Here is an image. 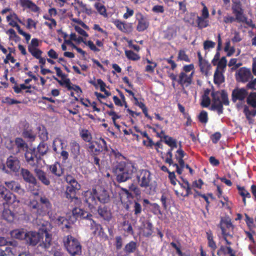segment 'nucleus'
Segmentation results:
<instances>
[{
  "instance_id": "28",
  "label": "nucleus",
  "mask_w": 256,
  "mask_h": 256,
  "mask_svg": "<svg viewBox=\"0 0 256 256\" xmlns=\"http://www.w3.org/2000/svg\"><path fill=\"white\" fill-rule=\"evenodd\" d=\"M70 154L74 160L77 159L80 156V145L75 140H72L70 142Z\"/></svg>"
},
{
  "instance_id": "62",
  "label": "nucleus",
  "mask_w": 256,
  "mask_h": 256,
  "mask_svg": "<svg viewBox=\"0 0 256 256\" xmlns=\"http://www.w3.org/2000/svg\"><path fill=\"white\" fill-rule=\"evenodd\" d=\"M176 36V30L173 28H168L166 32V37L171 40Z\"/></svg>"
},
{
  "instance_id": "52",
  "label": "nucleus",
  "mask_w": 256,
  "mask_h": 256,
  "mask_svg": "<svg viewBox=\"0 0 256 256\" xmlns=\"http://www.w3.org/2000/svg\"><path fill=\"white\" fill-rule=\"evenodd\" d=\"M53 78L56 80L60 85L64 86L65 84L66 87L68 88V90H72L73 88V86H72V83L69 78H66L63 80V81L59 80L57 78L54 76H53Z\"/></svg>"
},
{
  "instance_id": "36",
  "label": "nucleus",
  "mask_w": 256,
  "mask_h": 256,
  "mask_svg": "<svg viewBox=\"0 0 256 256\" xmlns=\"http://www.w3.org/2000/svg\"><path fill=\"white\" fill-rule=\"evenodd\" d=\"M45 240L42 241L38 246V248H41L44 251H46L50 248L51 245L52 238L48 232H45Z\"/></svg>"
},
{
  "instance_id": "14",
  "label": "nucleus",
  "mask_w": 256,
  "mask_h": 256,
  "mask_svg": "<svg viewBox=\"0 0 256 256\" xmlns=\"http://www.w3.org/2000/svg\"><path fill=\"white\" fill-rule=\"evenodd\" d=\"M6 166L10 170H6L5 166H4L3 170L6 173L8 174L10 172L16 173L19 172L20 168V161L17 157L10 156L6 160Z\"/></svg>"
},
{
  "instance_id": "33",
  "label": "nucleus",
  "mask_w": 256,
  "mask_h": 256,
  "mask_svg": "<svg viewBox=\"0 0 256 256\" xmlns=\"http://www.w3.org/2000/svg\"><path fill=\"white\" fill-rule=\"evenodd\" d=\"M216 254L218 256H226V254H230L229 256H236L235 252L230 246H224L223 245L220 246L217 251Z\"/></svg>"
},
{
  "instance_id": "58",
  "label": "nucleus",
  "mask_w": 256,
  "mask_h": 256,
  "mask_svg": "<svg viewBox=\"0 0 256 256\" xmlns=\"http://www.w3.org/2000/svg\"><path fill=\"white\" fill-rule=\"evenodd\" d=\"M184 60L186 62H190V60L188 56L186 54L184 50H179L178 56V60Z\"/></svg>"
},
{
  "instance_id": "5",
  "label": "nucleus",
  "mask_w": 256,
  "mask_h": 256,
  "mask_svg": "<svg viewBox=\"0 0 256 256\" xmlns=\"http://www.w3.org/2000/svg\"><path fill=\"white\" fill-rule=\"evenodd\" d=\"M63 242L64 248L72 256L82 254V246L77 238L69 234L64 237Z\"/></svg>"
},
{
  "instance_id": "42",
  "label": "nucleus",
  "mask_w": 256,
  "mask_h": 256,
  "mask_svg": "<svg viewBox=\"0 0 256 256\" xmlns=\"http://www.w3.org/2000/svg\"><path fill=\"white\" fill-rule=\"evenodd\" d=\"M196 22L197 24V27L199 29L202 30L208 27L209 26L210 22L208 20V18H204L198 16L196 17Z\"/></svg>"
},
{
  "instance_id": "61",
  "label": "nucleus",
  "mask_w": 256,
  "mask_h": 256,
  "mask_svg": "<svg viewBox=\"0 0 256 256\" xmlns=\"http://www.w3.org/2000/svg\"><path fill=\"white\" fill-rule=\"evenodd\" d=\"M178 244H177L174 242H172L170 243V244L173 248L176 250V252L178 256H184V254L181 250L180 243L179 242H178Z\"/></svg>"
},
{
  "instance_id": "37",
  "label": "nucleus",
  "mask_w": 256,
  "mask_h": 256,
  "mask_svg": "<svg viewBox=\"0 0 256 256\" xmlns=\"http://www.w3.org/2000/svg\"><path fill=\"white\" fill-rule=\"evenodd\" d=\"M26 232L23 228L15 229L10 232L12 237L20 240H25Z\"/></svg>"
},
{
  "instance_id": "6",
  "label": "nucleus",
  "mask_w": 256,
  "mask_h": 256,
  "mask_svg": "<svg viewBox=\"0 0 256 256\" xmlns=\"http://www.w3.org/2000/svg\"><path fill=\"white\" fill-rule=\"evenodd\" d=\"M194 72V71H192L190 74H186L180 72L178 75L171 73L169 74V77L173 82H177L180 86L184 93H186L185 88L192 84Z\"/></svg>"
},
{
  "instance_id": "55",
  "label": "nucleus",
  "mask_w": 256,
  "mask_h": 256,
  "mask_svg": "<svg viewBox=\"0 0 256 256\" xmlns=\"http://www.w3.org/2000/svg\"><path fill=\"white\" fill-rule=\"evenodd\" d=\"M28 51L36 58H40V56H41L42 53V52L40 50L36 48H32L31 46L28 48Z\"/></svg>"
},
{
  "instance_id": "34",
  "label": "nucleus",
  "mask_w": 256,
  "mask_h": 256,
  "mask_svg": "<svg viewBox=\"0 0 256 256\" xmlns=\"http://www.w3.org/2000/svg\"><path fill=\"white\" fill-rule=\"evenodd\" d=\"M129 190L126 188H121L119 192L120 199L122 203L126 202V200L130 198H134V196Z\"/></svg>"
},
{
  "instance_id": "20",
  "label": "nucleus",
  "mask_w": 256,
  "mask_h": 256,
  "mask_svg": "<svg viewBox=\"0 0 256 256\" xmlns=\"http://www.w3.org/2000/svg\"><path fill=\"white\" fill-rule=\"evenodd\" d=\"M58 226L64 232L70 233L72 228L73 222L64 216H58L56 220Z\"/></svg>"
},
{
  "instance_id": "49",
  "label": "nucleus",
  "mask_w": 256,
  "mask_h": 256,
  "mask_svg": "<svg viewBox=\"0 0 256 256\" xmlns=\"http://www.w3.org/2000/svg\"><path fill=\"white\" fill-rule=\"evenodd\" d=\"M122 230L128 234L134 235V232L131 224L128 220H124L122 223Z\"/></svg>"
},
{
  "instance_id": "24",
  "label": "nucleus",
  "mask_w": 256,
  "mask_h": 256,
  "mask_svg": "<svg viewBox=\"0 0 256 256\" xmlns=\"http://www.w3.org/2000/svg\"><path fill=\"white\" fill-rule=\"evenodd\" d=\"M141 230L144 237L150 238L154 232V226L150 220H146L142 222Z\"/></svg>"
},
{
  "instance_id": "19",
  "label": "nucleus",
  "mask_w": 256,
  "mask_h": 256,
  "mask_svg": "<svg viewBox=\"0 0 256 256\" xmlns=\"http://www.w3.org/2000/svg\"><path fill=\"white\" fill-rule=\"evenodd\" d=\"M236 78L238 82L245 83L248 82L253 76L249 69L242 67L236 72Z\"/></svg>"
},
{
  "instance_id": "60",
  "label": "nucleus",
  "mask_w": 256,
  "mask_h": 256,
  "mask_svg": "<svg viewBox=\"0 0 256 256\" xmlns=\"http://www.w3.org/2000/svg\"><path fill=\"white\" fill-rule=\"evenodd\" d=\"M6 34H9V38L10 39H14L15 42H18L20 40V37L18 36L14 31V30L12 28H10L6 32Z\"/></svg>"
},
{
  "instance_id": "12",
  "label": "nucleus",
  "mask_w": 256,
  "mask_h": 256,
  "mask_svg": "<svg viewBox=\"0 0 256 256\" xmlns=\"http://www.w3.org/2000/svg\"><path fill=\"white\" fill-rule=\"evenodd\" d=\"M64 140L60 138H55L52 142V150L57 154H60L64 161L66 160L69 156L68 152L64 148Z\"/></svg>"
},
{
  "instance_id": "18",
  "label": "nucleus",
  "mask_w": 256,
  "mask_h": 256,
  "mask_svg": "<svg viewBox=\"0 0 256 256\" xmlns=\"http://www.w3.org/2000/svg\"><path fill=\"white\" fill-rule=\"evenodd\" d=\"M232 10L235 16H236V22H244L248 24L247 22V18L244 15V10L242 8L240 2L233 4Z\"/></svg>"
},
{
  "instance_id": "1",
  "label": "nucleus",
  "mask_w": 256,
  "mask_h": 256,
  "mask_svg": "<svg viewBox=\"0 0 256 256\" xmlns=\"http://www.w3.org/2000/svg\"><path fill=\"white\" fill-rule=\"evenodd\" d=\"M112 153L116 158L120 159L121 157L124 160L116 161L112 168L116 182L121 183L130 180L136 170L135 163L126 158L118 150H112Z\"/></svg>"
},
{
  "instance_id": "45",
  "label": "nucleus",
  "mask_w": 256,
  "mask_h": 256,
  "mask_svg": "<svg viewBox=\"0 0 256 256\" xmlns=\"http://www.w3.org/2000/svg\"><path fill=\"white\" fill-rule=\"evenodd\" d=\"M80 134L82 138L86 142H88V144L92 142V136L90 132L86 129H82L80 132Z\"/></svg>"
},
{
  "instance_id": "8",
  "label": "nucleus",
  "mask_w": 256,
  "mask_h": 256,
  "mask_svg": "<svg viewBox=\"0 0 256 256\" xmlns=\"http://www.w3.org/2000/svg\"><path fill=\"white\" fill-rule=\"evenodd\" d=\"M247 104L252 108L250 110L248 106L245 105L244 108V113L248 120L251 119V117L256 116V92H250L246 100Z\"/></svg>"
},
{
  "instance_id": "38",
  "label": "nucleus",
  "mask_w": 256,
  "mask_h": 256,
  "mask_svg": "<svg viewBox=\"0 0 256 256\" xmlns=\"http://www.w3.org/2000/svg\"><path fill=\"white\" fill-rule=\"evenodd\" d=\"M48 150V144L44 142H41L37 147L36 152L42 158V156L46 154Z\"/></svg>"
},
{
  "instance_id": "50",
  "label": "nucleus",
  "mask_w": 256,
  "mask_h": 256,
  "mask_svg": "<svg viewBox=\"0 0 256 256\" xmlns=\"http://www.w3.org/2000/svg\"><path fill=\"white\" fill-rule=\"evenodd\" d=\"M227 65V60L225 56H222L218 62H217V68L216 70L222 71V72H225V68Z\"/></svg>"
},
{
  "instance_id": "23",
  "label": "nucleus",
  "mask_w": 256,
  "mask_h": 256,
  "mask_svg": "<svg viewBox=\"0 0 256 256\" xmlns=\"http://www.w3.org/2000/svg\"><path fill=\"white\" fill-rule=\"evenodd\" d=\"M139 244L137 241L130 240L125 244L123 248L124 256H128L138 250Z\"/></svg>"
},
{
  "instance_id": "7",
  "label": "nucleus",
  "mask_w": 256,
  "mask_h": 256,
  "mask_svg": "<svg viewBox=\"0 0 256 256\" xmlns=\"http://www.w3.org/2000/svg\"><path fill=\"white\" fill-rule=\"evenodd\" d=\"M66 198L70 199L71 202H72L75 206L72 210V213L76 218L90 219L92 217V215L90 213L80 208L82 205V200L80 198L76 196Z\"/></svg>"
},
{
  "instance_id": "63",
  "label": "nucleus",
  "mask_w": 256,
  "mask_h": 256,
  "mask_svg": "<svg viewBox=\"0 0 256 256\" xmlns=\"http://www.w3.org/2000/svg\"><path fill=\"white\" fill-rule=\"evenodd\" d=\"M129 190L132 192L136 196H140L141 194V191L140 188L134 184H131L128 186Z\"/></svg>"
},
{
  "instance_id": "53",
  "label": "nucleus",
  "mask_w": 256,
  "mask_h": 256,
  "mask_svg": "<svg viewBox=\"0 0 256 256\" xmlns=\"http://www.w3.org/2000/svg\"><path fill=\"white\" fill-rule=\"evenodd\" d=\"M236 188L238 190L239 194L242 198H251V195L250 193L247 190H246L244 186H240L238 185L236 186Z\"/></svg>"
},
{
  "instance_id": "9",
  "label": "nucleus",
  "mask_w": 256,
  "mask_h": 256,
  "mask_svg": "<svg viewBox=\"0 0 256 256\" xmlns=\"http://www.w3.org/2000/svg\"><path fill=\"white\" fill-rule=\"evenodd\" d=\"M84 202L91 211L95 209L98 204L96 190L92 188V190H88L84 192Z\"/></svg>"
},
{
  "instance_id": "47",
  "label": "nucleus",
  "mask_w": 256,
  "mask_h": 256,
  "mask_svg": "<svg viewBox=\"0 0 256 256\" xmlns=\"http://www.w3.org/2000/svg\"><path fill=\"white\" fill-rule=\"evenodd\" d=\"M75 3L77 4L80 8H82V12H85L88 16H91L94 12L90 8H88L86 5L84 4L82 0H74Z\"/></svg>"
},
{
  "instance_id": "10",
  "label": "nucleus",
  "mask_w": 256,
  "mask_h": 256,
  "mask_svg": "<svg viewBox=\"0 0 256 256\" xmlns=\"http://www.w3.org/2000/svg\"><path fill=\"white\" fill-rule=\"evenodd\" d=\"M25 158L28 164L32 168H38L39 164L42 160V158L38 154L35 148H30L26 150L25 154Z\"/></svg>"
},
{
  "instance_id": "16",
  "label": "nucleus",
  "mask_w": 256,
  "mask_h": 256,
  "mask_svg": "<svg viewBox=\"0 0 256 256\" xmlns=\"http://www.w3.org/2000/svg\"><path fill=\"white\" fill-rule=\"evenodd\" d=\"M90 220V229L92 230V234L94 236L98 237L100 240L106 241L108 240V236L104 232L102 226L97 223L95 220L92 219H88Z\"/></svg>"
},
{
  "instance_id": "46",
  "label": "nucleus",
  "mask_w": 256,
  "mask_h": 256,
  "mask_svg": "<svg viewBox=\"0 0 256 256\" xmlns=\"http://www.w3.org/2000/svg\"><path fill=\"white\" fill-rule=\"evenodd\" d=\"M75 3L77 4L80 8H82V12H85L88 16H91L94 12L90 8H88L86 5L84 4L82 0H74Z\"/></svg>"
},
{
  "instance_id": "48",
  "label": "nucleus",
  "mask_w": 256,
  "mask_h": 256,
  "mask_svg": "<svg viewBox=\"0 0 256 256\" xmlns=\"http://www.w3.org/2000/svg\"><path fill=\"white\" fill-rule=\"evenodd\" d=\"M124 53L126 58L129 60L137 61L140 58V56L139 54L134 52L132 50H125Z\"/></svg>"
},
{
  "instance_id": "40",
  "label": "nucleus",
  "mask_w": 256,
  "mask_h": 256,
  "mask_svg": "<svg viewBox=\"0 0 256 256\" xmlns=\"http://www.w3.org/2000/svg\"><path fill=\"white\" fill-rule=\"evenodd\" d=\"M224 72L216 70L214 76V82L215 84H220L224 82Z\"/></svg>"
},
{
  "instance_id": "4",
  "label": "nucleus",
  "mask_w": 256,
  "mask_h": 256,
  "mask_svg": "<svg viewBox=\"0 0 256 256\" xmlns=\"http://www.w3.org/2000/svg\"><path fill=\"white\" fill-rule=\"evenodd\" d=\"M136 173V179L138 185L145 189L149 188L150 191L155 192L154 188L152 189V177L150 172L146 169H140L133 173Z\"/></svg>"
},
{
  "instance_id": "39",
  "label": "nucleus",
  "mask_w": 256,
  "mask_h": 256,
  "mask_svg": "<svg viewBox=\"0 0 256 256\" xmlns=\"http://www.w3.org/2000/svg\"><path fill=\"white\" fill-rule=\"evenodd\" d=\"M22 136L24 138L31 142H34L36 138V134L30 128L24 129L22 133Z\"/></svg>"
},
{
  "instance_id": "21",
  "label": "nucleus",
  "mask_w": 256,
  "mask_h": 256,
  "mask_svg": "<svg viewBox=\"0 0 256 256\" xmlns=\"http://www.w3.org/2000/svg\"><path fill=\"white\" fill-rule=\"evenodd\" d=\"M42 238L41 236L38 232L30 231L26 232L25 240L26 243L32 246H36Z\"/></svg>"
},
{
  "instance_id": "22",
  "label": "nucleus",
  "mask_w": 256,
  "mask_h": 256,
  "mask_svg": "<svg viewBox=\"0 0 256 256\" xmlns=\"http://www.w3.org/2000/svg\"><path fill=\"white\" fill-rule=\"evenodd\" d=\"M97 212L99 218H102L104 220L109 222L112 218V212L110 208L106 206H98L97 209Z\"/></svg>"
},
{
  "instance_id": "25",
  "label": "nucleus",
  "mask_w": 256,
  "mask_h": 256,
  "mask_svg": "<svg viewBox=\"0 0 256 256\" xmlns=\"http://www.w3.org/2000/svg\"><path fill=\"white\" fill-rule=\"evenodd\" d=\"M34 172L42 184L46 186H49L50 184V176L45 172L37 168L34 169Z\"/></svg>"
},
{
  "instance_id": "27",
  "label": "nucleus",
  "mask_w": 256,
  "mask_h": 256,
  "mask_svg": "<svg viewBox=\"0 0 256 256\" xmlns=\"http://www.w3.org/2000/svg\"><path fill=\"white\" fill-rule=\"evenodd\" d=\"M81 188V186L78 182L69 184L66 186V198L74 197L76 196V192Z\"/></svg>"
},
{
  "instance_id": "56",
  "label": "nucleus",
  "mask_w": 256,
  "mask_h": 256,
  "mask_svg": "<svg viewBox=\"0 0 256 256\" xmlns=\"http://www.w3.org/2000/svg\"><path fill=\"white\" fill-rule=\"evenodd\" d=\"M97 82L100 86V91L104 92L106 96H108L111 95V92L106 90L105 88L106 86V84L102 79H98Z\"/></svg>"
},
{
  "instance_id": "32",
  "label": "nucleus",
  "mask_w": 256,
  "mask_h": 256,
  "mask_svg": "<svg viewBox=\"0 0 256 256\" xmlns=\"http://www.w3.org/2000/svg\"><path fill=\"white\" fill-rule=\"evenodd\" d=\"M49 170L52 174L54 176L60 177L64 174V170L60 164L58 162H56L54 164L49 166Z\"/></svg>"
},
{
  "instance_id": "57",
  "label": "nucleus",
  "mask_w": 256,
  "mask_h": 256,
  "mask_svg": "<svg viewBox=\"0 0 256 256\" xmlns=\"http://www.w3.org/2000/svg\"><path fill=\"white\" fill-rule=\"evenodd\" d=\"M94 7L98 13L104 16H106V11L105 6L100 2H96L94 4Z\"/></svg>"
},
{
  "instance_id": "41",
  "label": "nucleus",
  "mask_w": 256,
  "mask_h": 256,
  "mask_svg": "<svg viewBox=\"0 0 256 256\" xmlns=\"http://www.w3.org/2000/svg\"><path fill=\"white\" fill-rule=\"evenodd\" d=\"M15 144L18 148L17 152H20V150H24L25 149L28 150V146L25 141L20 138H16L14 140Z\"/></svg>"
},
{
  "instance_id": "15",
  "label": "nucleus",
  "mask_w": 256,
  "mask_h": 256,
  "mask_svg": "<svg viewBox=\"0 0 256 256\" xmlns=\"http://www.w3.org/2000/svg\"><path fill=\"white\" fill-rule=\"evenodd\" d=\"M0 200L4 202L3 204L5 206L16 202V196L4 186L0 185Z\"/></svg>"
},
{
  "instance_id": "30",
  "label": "nucleus",
  "mask_w": 256,
  "mask_h": 256,
  "mask_svg": "<svg viewBox=\"0 0 256 256\" xmlns=\"http://www.w3.org/2000/svg\"><path fill=\"white\" fill-rule=\"evenodd\" d=\"M140 18L138 20V22L136 26V30L139 32H144L148 28L149 26V22L144 16L140 14Z\"/></svg>"
},
{
  "instance_id": "13",
  "label": "nucleus",
  "mask_w": 256,
  "mask_h": 256,
  "mask_svg": "<svg viewBox=\"0 0 256 256\" xmlns=\"http://www.w3.org/2000/svg\"><path fill=\"white\" fill-rule=\"evenodd\" d=\"M218 226L222 230V236H229L232 238L234 234V225L231 222L229 218H221Z\"/></svg>"
},
{
  "instance_id": "51",
  "label": "nucleus",
  "mask_w": 256,
  "mask_h": 256,
  "mask_svg": "<svg viewBox=\"0 0 256 256\" xmlns=\"http://www.w3.org/2000/svg\"><path fill=\"white\" fill-rule=\"evenodd\" d=\"M38 136L42 142H44L48 140V132L44 126L38 127Z\"/></svg>"
},
{
  "instance_id": "54",
  "label": "nucleus",
  "mask_w": 256,
  "mask_h": 256,
  "mask_svg": "<svg viewBox=\"0 0 256 256\" xmlns=\"http://www.w3.org/2000/svg\"><path fill=\"white\" fill-rule=\"evenodd\" d=\"M198 119L200 122L206 124L208 119V112L206 110H202L198 116Z\"/></svg>"
},
{
  "instance_id": "44",
  "label": "nucleus",
  "mask_w": 256,
  "mask_h": 256,
  "mask_svg": "<svg viewBox=\"0 0 256 256\" xmlns=\"http://www.w3.org/2000/svg\"><path fill=\"white\" fill-rule=\"evenodd\" d=\"M206 237L208 239V244L212 251H214L216 248V244L215 241L214 240V236L212 232L210 230L206 232Z\"/></svg>"
},
{
  "instance_id": "3",
  "label": "nucleus",
  "mask_w": 256,
  "mask_h": 256,
  "mask_svg": "<svg viewBox=\"0 0 256 256\" xmlns=\"http://www.w3.org/2000/svg\"><path fill=\"white\" fill-rule=\"evenodd\" d=\"M212 104L210 106L212 110H216L218 114L223 113V105L228 106L230 104L228 94L225 90L221 91L212 90L211 93Z\"/></svg>"
},
{
  "instance_id": "64",
  "label": "nucleus",
  "mask_w": 256,
  "mask_h": 256,
  "mask_svg": "<svg viewBox=\"0 0 256 256\" xmlns=\"http://www.w3.org/2000/svg\"><path fill=\"white\" fill-rule=\"evenodd\" d=\"M174 150V149H168V152H166V158L164 160V162L166 163H167L169 164L170 166H171V164H172V152Z\"/></svg>"
},
{
  "instance_id": "35",
  "label": "nucleus",
  "mask_w": 256,
  "mask_h": 256,
  "mask_svg": "<svg viewBox=\"0 0 256 256\" xmlns=\"http://www.w3.org/2000/svg\"><path fill=\"white\" fill-rule=\"evenodd\" d=\"M4 207L2 213L3 218L10 222H12L16 218V214L10 209L6 208V206Z\"/></svg>"
},
{
  "instance_id": "29",
  "label": "nucleus",
  "mask_w": 256,
  "mask_h": 256,
  "mask_svg": "<svg viewBox=\"0 0 256 256\" xmlns=\"http://www.w3.org/2000/svg\"><path fill=\"white\" fill-rule=\"evenodd\" d=\"M22 7L30 9L32 12H37L40 10V8L31 0H20Z\"/></svg>"
},
{
  "instance_id": "31",
  "label": "nucleus",
  "mask_w": 256,
  "mask_h": 256,
  "mask_svg": "<svg viewBox=\"0 0 256 256\" xmlns=\"http://www.w3.org/2000/svg\"><path fill=\"white\" fill-rule=\"evenodd\" d=\"M96 195L98 201L102 204H107L110 201L108 192L105 190H101L100 192L96 190Z\"/></svg>"
},
{
  "instance_id": "17",
  "label": "nucleus",
  "mask_w": 256,
  "mask_h": 256,
  "mask_svg": "<svg viewBox=\"0 0 256 256\" xmlns=\"http://www.w3.org/2000/svg\"><path fill=\"white\" fill-rule=\"evenodd\" d=\"M248 92L246 88H236L234 89L232 92V100L234 103L238 100L242 102L247 98Z\"/></svg>"
},
{
  "instance_id": "59",
  "label": "nucleus",
  "mask_w": 256,
  "mask_h": 256,
  "mask_svg": "<svg viewBox=\"0 0 256 256\" xmlns=\"http://www.w3.org/2000/svg\"><path fill=\"white\" fill-rule=\"evenodd\" d=\"M133 212L134 214L138 216L142 212V207L141 204L136 201H134L133 206Z\"/></svg>"
},
{
  "instance_id": "43",
  "label": "nucleus",
  "mask_w": 256,
  "mask_h": 256,
  "mask_svg": "<svg viewBox=\"0 0 256 256\" xmlns=\"http://www.w3.org/2000/svg\"><path fill=\"white\" fill-rule=\"evenodd\" d=\"M164 142L170 147V149H174L178 147L177 142L176 139L167 135H164Z\"/></svg>"
},
{
  "instance_id": "11",
  "label": "nucleus",
  "mask_w": 256,
  "mask_h": 256,
  "mask_svg": "<svg viewBox=\"0 0 256 256\" xmlns=\"http://www.w3.org/2000/svg\"><path fill=\"white\" fill-rule=\"evenodd\" d=\"M102 144L94 140L86 145V150L90 156L99 155L103 150H108L106 142L102 140Z\"/></svg>"
},
{
  "instance_id": "26",
  "label": "nucleus",
  "mask_w": 256,
  "mask_h": 256,
  "mask_svg": "<svg viewBox=\"0 0 256 256\" xmlns=\"http://www.w3.org/2000/svg\"><path fill=\"white\" fill-rule=\"evenodd\" d=\"M20 174L26 182L33 184H36V178L28 169L22 168L20 170Z\"/></svg>"
},
{
  "instance_id": "2",
  "label": "nucleus",
  "mask_w": 256,
  "mask_h": 256,
  "mask_svg": "<svg viewBox=\"0 0 256 256\" xmlns=\"http://www.w3.org/2000/svg\"><path fill=\"white\" fill-rule=\"evenodd\" d=\"M27 208L31 216L36 218L48 214L52 209V204L46 196H42L38 200L30 198L26 203Z\"/></svg>"
}]
</instances>
